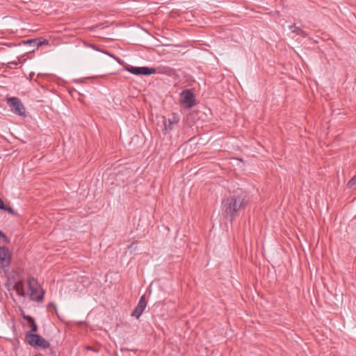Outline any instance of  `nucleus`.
I'll return each mask as SVG.
<instances>
[{"instance_id":"nucleus-20","label":"nucleus","mask_w":356,"mask_h":356,"mask_svg":"<svg viewBox=\"0 0 356 356\" xmlns=\"http://www.w3.org/2000/svg\"><path fill=\"white\" fill-rule=\"evenodd\" d=\"M0 237L6 238V235L1 231H0Z\"/></svg>"},{"instance_id":"nucleus-7","label":"nucleus","mask_w":356,"mask_h":356,"mask_svg":"<svg viewBox=\"0 0 356 356\" xmlns=\"http://www.w3.org/2000/svg\"><path fill=\"white\" fill-rule=\"evenodd\" d=\"M179 121V116L172 113L168 118H164L163 120V133L165 134L168 131L172 130L175 125L177 124Z\"/></svg>"},{"instance_id":"nucleus-5","label":"nucleus","mask_w":356,"mask_h":356,"mask_svg":"<svg viewBox=\"0 0 356 356\" xmlns=\"http://www.w3.org/2000/svg\"><path fill=\"white\" fill-rule=\"evenodd\" d=\"M10 254L4 247H0V269L6 271L10 264Z\"/></svg>"},{"instance_id":"nucleus-16","label":"nucleus","mask_w":356,"mask_h":356,"mask_svg":"<svg viewBox=\"0 0 356 356\" xmlns=\"http://www.w3.org/2000/svg\"><path fill=\"white\" fill-rule=\"evenodd\" d=\"M3 210H6V211H8L10 213L14 215L15 213V211L13 210V209H12L11 207H7L5 205L4 207V209Z\"/></svg>"},{"instance_id":"nucleus-6","label":"nucleus","mask_w":356,"mask_h":356,"mask_svg":"<svg viewBox=\"0 0 356 356\" xmlns=\"http://www.w3.org/2000/svg\"><path fill=\"white\" fill-rule=\"evenodd\" d=\"M13 280H10V283H6V286L8 291L13 290L16 292V293L21 297L25 296V291L23 286V280L22 279L17 282H13Z\"/></svg>"},{"instance_id":"nucleus-2","label":"nucleus","mask_w":356,"mask_h":356,"mask_svg":"<svg viewBox=\"0 0 356 356\" xmlns=\"http://www.w3.org/2000/svg\"><path fill=\"white\" fill-rule=\"evenodd\" d=\"M8 104L10 107L11 111L19 116L25 117V108L22 102L17 97H10L8 99Z\"/></svg>"},{"instance_id":"nucleus-13","label":"nucleus","mask_w":356,"mask_h":356,"mask_svg":"<svg viewBox=\"0 0 356 356\" xmlns=\"http://www.w3.org/2000/svg\"><path fill=\"white\" fill-rule=\"evenodd\" d=\"M11 278H13L12 280H13V282H17V281L22 280L19 273L15 270L12 271V273L8 276V280L6 283H10V280H11Z\"/></svg>"},{"instance_id":"nucleus-14","label":"nucleus","mask_w":356,"mask_h":356,"mask_svg":"<svg viewBox=\"0 0 356 356\" xmlns=\"http://www.w3.org/2000/svg\"><path fill=\"white\" fill-rule=\"evenodd\" d=\"M290 30L292 32L296 33L297 34H303L304 31H302L300 28L296 27V26H291Z\"/></svg>"},{"instance_id":"nucleus-19","label":"nucleus","mask_w":356,"mask_h":356,"mask_svg":"<svg viewBox=\"0 0 356 356\" xmlns=\"http://www.w3.org/2000/svg\"><path fill=\"white\" fill-rule=\"evenodd\" d=\"M9 65H10V67H12L13 66L15 67V66H17V62H11V63H9Z\"/></svg>"},{"instance_id":"nucleus-17","label":"nucleus","mask_w":356,"mask_h":356,"mask_svg":"<svg viewBox=\"0 0 356 356\" xmlns=\"http://www.w3.org/2000/svg\"><path fill=\"white\" fill-rule=\"evenodd\" d=\"M47 43H48L47 40H44L42 42H40L39 43H38L37 45H38V47H39V46H41L44 44H47Z\"/></svg>"},{"instance_id":"nucleus-18","label":"nucleus","mask_w":356,"mask_h":356,"mask_svg":"<svg viewBox=\"0 0 356 356\" xmlns=\"http://www.w3.org/2000/svg\"><path fill=\"white\" fill-rule=\"evenodd\" d=\"M5 207L4 202L2 200L0 199V209H3Z\"/></svg>"},{"instance_id":"nucleus-4","label":"nucleus","mask_w":356,"mask_h":356,"mask_svg":"<svg viewBox=\"0 0 356 356\" xmlns=\"http://www.w3.org/2000/svg\"><path fill=\"white\" fill-rule=\"evenodd\" d=\"M125 70L135 75H150L155 74L156 70L154 67L127 66Z\"/></svg>"},{"instance_id":"nucleus-1","label":"nucleus","mask_w":356,"mask_h":356,"mask_svg":"<svg viewBox=\"0 0 356 356\" xmlns=\"http://www.w3.org/2000/svg\"><path fill=\"white\" fill-rule=\"evenodd\" d=\"M247 203L245 193L235 194L222 202V209L226 217L232 221L237 212L243 209Z\"/></svg>"},{"instance_id":"nucleus-8","label":"nucleus","mask_w":356,"mask_h":356,"mask_svg":"<svg viewBox=\"0 0 356 356\" xmlns=\"http://www.w3.org/2000/svg\"><path fill=\"white\" fill-rule=\"evenodd\" d=\"M146 306H147V302L145 301V298L144 296H142L140 298L137 306L136 307L134 310L132 312L131 316L136 317V318H138L143 314Z\"/></svg>"},{"instance_id":"nucleus-9","label":"nucleus","mask_w":356,"mask_h":356,"mask_svg":"<svg viewBox=\"0 0 356 356\" xmlns=\"http://www.w3.org/2000/svg\"><path fill=\"white\" fill-rule=\"evenodd\" d=\"M29 289L31 292V298L33 300H38V301H40L41 300L42 298H43V296H39L38 297H34L33 296V293H35L38 289V282H37V280H35L34 278H31L29 279Z\"/></svg>"},{"instance_id":"nucleus-11","label":"nucleus","mask_w":356,"mask_h":356,"mask_svg":"<svg viewBox=\"0 0 356 356\" xmlns=\"http://www.w3.org/2000/svg\"><path fill=\"white\" fill-rule=\"evenodd\" d=\"M33 337H39L38 334H34L33 333H31V332H26V335H25V339H26V341L31 346L33 347H36V344H37V339Z\"/></svg>"},{"instance_id":"nucleus-3","label":"nucleus","mask_w":356,"mask_h":356,"mask_svg":"<svg viewBox=\"0 0 356 356\" xmlns=\"http://www.w3.org/2000/svg\"><path fill=\"white\" fill-rule=\"evenodd\" d=\"M179 102L185 108H191L195 105V96L191 90H184L180 94Z\"/></svg>"},{"instance_id":"nucleus-15","label":"nucleus","mask_w":356,"mask_h":356,"mask_svg":"<svg viewBox=\"0 0 356 356\" xmlns=\"http://www.w3.org/2000/svg\"><path fill=\"white\" fill-rule=\"evenodd\" d=\"M356 185V175L353 177L347 184V186L348 188H352L353 186Z\"/></svg>"},{"instance_id":"nucleus-12","label":"nucleus","mask_w":356,"mask_h":356,"mask_svg":"<svg viewBox=\"0 0 356 356\" xmlns=\"http://www.w3.org/2000/svg\"><path fill=\"white\" fill-rule=\"evenodd\" d=\"M34 337L37 339L38 343L36 344V346H38V347H40L42 348H47L49 347L50 343L46 339H44V338L40 337V335H39V337Z\"/></svg>"},{"instance_id":"nucleus-10","label":"nucleus","mask_w":356,"mask_h":356,"mask_svg":"<svg viewBox=\"0 0 356 356\" xmlns=\"http://www.w3.org/2000/svg\"><path fill=\"white\" fill-rule=\"evenodd\" d=\"M22 317L24 319L28 321V325L27 327L30 329V331L29 332H36L38 330V325L35 322V320L30 316L23 314Z\"/></svg>"}]
</instances>
